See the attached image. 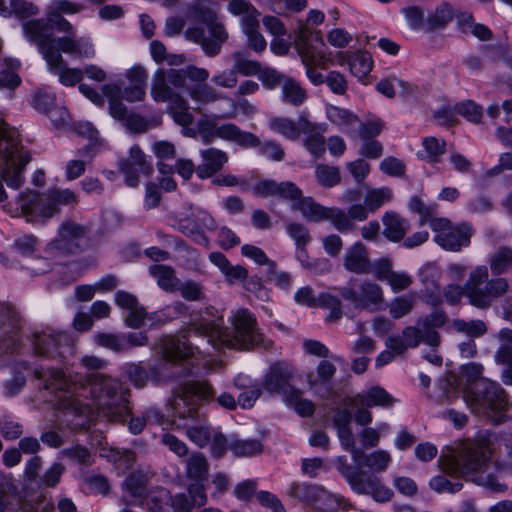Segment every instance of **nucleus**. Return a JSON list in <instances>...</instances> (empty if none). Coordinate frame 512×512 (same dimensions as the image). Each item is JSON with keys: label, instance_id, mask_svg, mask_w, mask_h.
Instances as JSON below:
<instances>
[{"label": "nucleus", "instance_id": "obj_1", "mask_svg": "<svg viewBox=\"0 0 512 512\" xmlns=\"http://www.w3.org/2000/svg\"><path fill=\"white\" fill-rule=\"evenodd\" d=\"M34 376L45 390L55 394L57 409L82 418L77 423L82 428L91 424L95 412L110 422H123L131 413L129 390L106 374L93 372L83 376L66 374L60 368L41 367L35 369Z\"/></svg>", "mask_w": 512, "mask_h": 512}, {"label": "nucleus", "instance_id": "obj_2", "mask_svg": "<svg viewBox=\"0 0 512 512\" xmlns=\"http://www.w3.org/2000/svg\"><path fill=\"white\" fill-rule=\"evenodd\" d=\"M231 329H222L223 318L214 307H208L194 319L186 333L166 336L160 340V352L167 362L184 360L194 354L189 334L194 333L215 349L234 348L248 350L262 343L256 319L247 309H239L230 317Z\"/></svg>", "mask_w": 512, "mask_h": 512}, {"label": "nucleus", "instance_id": "obj_3", "mask_svg": "<svg viewBox=\"0 0 512 512\" xmlns=\"http://www.w3.org/2000/svg\"><path fill=\"white\" fill-rule=\"evenodd\" d=\"M23 30L28 40L37 46L49 72L57 75L63 85L73 86L82 80V70L68 68L61 52L85 58L92 57L94 49L88 38L75 35L52 38L47 25L41 21H26L23 23Z\"/></svg>", "mask_w": 512, "mask_h": 512}, {"label": "nucleus", "instance_id": "obj_4", "mask_svg": "<svg viewBox=\"0 0 512 512\" xmlns=\"http://www.w3.org/2000/svg\"><path fill=\"white\" fill-rule=\"evenodd\" d=\"M213 394V389L207 382L190 381L179 386L171 400L175 416L186 420L182 426L186 436L200 448L209 444L213 430L201 419L198 407L203 401L212 398Z\"/></svg>", "mask_w": 512, "mask_h": 512}, {"label": "nucleus", "instance_id": "obj_5", "mask_svg": "<svg viewBox=\"0 0 512 512\" xmlns=\"http://www.w3.org/2000/svg\"><path fill=\"white\" fill-rule=\"evenodd\" d=\"M490 450L485 439L463 443L456 455L442 461V470L451 476H460L492 492H504L507 486L500 483L491 473L486 472L489 465Z\"/></svg>", "mask_w": 512, "mask_h": 512}, {"label": "nucleus", "instance_id": "obj_6", "mask_svg": "<svg viewBox=\"0 0 512 512\" xmlns=\"http://www.w3.org/2000/svg\"><path fill=\"white\" fill-rule=\"evenodd\" d=\"M463 399L471 412L493 424H502L507 418L508 399L504 389L490 379L465 386Z\"/></svg>", "mask_w": 512, "mask_h": 512}, {"label": "nucleus", "instance_id": "obj_7", "mask_svg": "<svg viewBox=\"0 0 512 512\" xmlns=\"http://www.w3.org/2000/svg\"><path fill=\"white\" fill-rule=\"evenodd\" d=\"M78 196L70 189H49L44 193L26 190L18 196V207L27 222L44 224L60 214L61 206H75Z\"/></svg>", "mask_w": 512, "mask_h": 512}, {"label": "nucleus", "instance_id": "obj_8", "mask_svg": "<svg viewBox=\"0 0 512 512\" xmlns=\"http://www.w3.org/2000/svg\"><path fill=\"white\" fill-rule=\"evenodd\" d=\"M30 160L31 155L21 145L17 130L0 122V175L8 187L22 186L23 171Z\"/></svg>", "mask_w": 512, "mask_h": 512}, {"label": "nucleus", "instance_id": "obj_9", "mask_svg": "<svg viewBox=\"0 0 512 512\" xmlns=\"http://www.w3.org/2000/svg\"><path fill=\"white\" fill-rule=\"evenodd\" d=\"M509 290L505 278L489 279L488 267L476 266L469 273L466 280V297L469 303L479 309L489 308L493 301L503 297Z\"/></svg>", "mask_w": 512, "mask_h": 512}, {"label": "nucleus", "instance_id": "obj_10", "mask_svg": "<svg viewBox=\"0 0 512 512\" xmlns=\"http://www.w3.org/2000/svg\"><path fill=\"white\" fill-rule=\"evenodd\" d=\"M339 293L342 299L359 311H378L385 302L383 288L371 279L351 277L346 285L339 289Z\"/></svg>", "mask_w": 512, "mask_h": 512}, {"label": "nucleus", "instance_id": "obj_11", "mask_svg": "<svg viewBox=\"0 0 512 512\" xmlns=\"http://www.w3.org/2000/svg\"><path fill=\"white\" fill-rule=\"evenodd\" d=\"M287 495L319 512H335L342 499L331 494L323 486L305 482H292L288 487Z\"/></svg>", "mask_w": 512, "mask_h": 512}, {"label": "nucleus", "instance_id": "obj_12", "mask_svg": "<svg viewBox=\"0 0 512 512\" xmlns=\"http://www.w3.org/2000/svg\"><path fill=\"white\" fill-rule=\"evenodd\" d=\"M203 21L208 26L209 37L205 35V31L200 27L188 28L185 31V37L187 40L201 45L207 56L214 57L220 53L222 45L228 39V33L223 24L217 21L216 14L213 11L204 14Z\"/></svg>", "mask_w": 512, "mask_h": 512}, {"label": "nucleus", "instance_id": "obj_13", "mask_svg": "<svg viewBox=\"0 0 512 512\" xmlns=\"http://www.w3.org/2000/svg\"><path fill=\"white\" fill-rule=\"evenodd\" d=\"M430 227L436 233L434 241L443 249L457 252L470 244L473 228L466 223L453 226L446 218H432Z\"/></svg>", "mask_w": 512, "mask_h": 512}, {"label": "nucleus", "instance_id": "obj_14", "mask_svg": "<svg viewBox=\"0 0 512 512\" xmlns=\"http://www.w3.org/2000/svg\"><path fill=\"white\" fill-rule=\"evenodd\" d=\"M197 132L204 144H210L216 138L232 141L238 145H253L256 142L255 134L242 131L232 123L217 125L214 120L208 118L198 121Z\"/></svg>", "mask_w": 512, "mask_h": 512}, {"label": "nucleus", "instance_id": "obj_15", "mask_svg": "<svg viewBox=\"0 0 512 512\" xmlns=\"http://www.w3.org/2000/svg\"><path fill=\"white\" fill-rule=\"evenodd\" d=\"M445 316L442 313H432L419 318L417 326H407L402 331V338L409 348L419 346L421 342L437 347L440 344V335L436 328L443 326Z\"/></svg>", "mask_w": 512, "mask_h": 512}, {"label": "nucleus", "instance_id": "obj_16", "mask_svg": "<svg viewBox=\"0 0 512 512\" xmlns=\"http://www.w3.org/2000/svg\"><path fill=\"white\" fill-rule=\"evenodd\" d=\"M88 231V227L73 220H66L59 226L57 237L48 244L47 250L55 256L74 254L79 250L80 241Z\"/></svg>", "mask_w": 512, "mask_h": 512}, {"label": "nucleus", "instance_id": "obj_17", "mask_svg": "<svg viewBox=\"0 0 512 512\" xmlns=\"http://www.w3.org/2000/svg\"><path fill=\"white\" fill-rule=\"evenodd\" d=\"M21 322L13 305L0 303V355L13 353L18 348Z\"/></svg>", "mask_w": 512, "mask_h": 512}, {"label": "nucleus", "instance_id": "obj_18", "mask_svg": "<svg viewBox=\"0 0 512 512\" xmlns=\"http://www.w3.org/2000/svg\"><path fill=\"white\" fill-rule=\"evenodd\" d=\"M68 345V337L53 330L35 331L31 336L33 353L48 360H60Z\"/></svg>", "mask_w": 512, "mask_h": 512}, {"label": "nucleus", "instance_id": "obj_19", "mask_svg": "<svg viewBox=\"0 0 512 512\" xmlns=\"http://www.w3.org/2000/svg\"><path fill=\"white\" fill-rule=\"evenodd\" d=\"M324 46L320 32L299 22L296 47L303 64H320L325 57Z\"/></svg>", "mask_w": 512, "mask_h": 512}, {"label": "nucleus", "instance_id": "obj_20", "mask_svg": "<svg viewBox=\"0 0 512 512\" xmlns=\"http://www.w3.org/2000/svg\"><path fill=\"white\" fill-rule=\"evenodd\" d=\"M253 193L263 198L278 197L295 204L301 198L302 190L291 181L276 182L272 179H264L253 186Z\"/></svg>", "mask_w": 512, "mask_h": 512}, {"label": "nucleus", "instance_id": "obj_21", "mask_svg": "<svg viewBox=\"0 0 512 512\" xmlns=\"http://www.w3.org/2000/svg\"><path fill=\"white\" fill-rule=\"evenodd\" d=\"M294 373L293 369L285 363H276L270 367L269 372L265 375L263 386L270 393L281 394L287 396L295 391L291 385Z\"/></svg>", "mask_w": 512, "mask_h": 512}, {"label": "nucleus", "instance_id": "obj_22", "mask_svg": "<svg viewBox=\"0 0 512 512\" xmlns=\"http://www.w3.org/2000/svg\"><path fill=\"white\" fill-rule=\"evenodd\" d=\"M120 171L125 177V183L130 187H136L139 184V175H149L153 167L146 161L145 154L138 146L130 149L129 157L120 163Z\"/></svg>", "mask_w": 512, "mask_h": 512}, {"label": "nucleus", "instance_id": "obj_23", "mask_svg": "<svg viewBox=\"0 0 512 512\" xmlns=\"http://www.w3.org/2000/svg\"><path fill=\"white\" fill-rule=\"evenodd\" d=\"M342 264L346 271L356 275H367L371 272V260L367 246L356 241L345 249Z\"/></svg>", "mask_w": 512, "mask_h": 512}, {"label": "nucleus", "instance_id": "obj_24", "mask_svg": "<svg viewBox=\"0 0 512 512\" xmlns=\"http://www.w3.org/2000/svg\"><path fill=\"white\" fill-rule=\"evenodd\" d=\"M301 134L305 135L304 147L314 156L320 158L325 153V128L311 122L306 116H300Z\"/></svg>", "mask_w": 512, "mask_h": 512}, {"label": "nucleus", "instance_id": "obj_25", "mask_svg": "<svg viewBox=\"0 0 512 512\" xmlns=\"http://www.w3.org/2000/svg\"><path fill=\"white\" fill-rule=\"evenodd\" d=\"M370 211L364 204H353L347 211L335 207L334 228L340 233H349L356 229L355 222L368 219Z\"/></svg>", "mask_w": 512, "mask_h": 512}, {"label": "nucleus", "instance_id": "obj_26", "mask_svg": "<svg viewBox=\"0 0 512 512\" xmlns=\"http://www.w3.org/2000/svg\"><path fill=\"white\" fill-rule=\"evenodd\" d=\"M166 81L174 88H184L186 81H203L208 80L209 72L205 68H200L194 65H189L183 69H158L157 70Z\"/></svg>", "mask_w": 512, "mask_h": 512}, {"label": "nucleus", "instance_id": "obj_27", "mask_svg": "<svg viewBox=\"0 0 512 512\" xmlns=\"http://www.w3.org/2000/svg\"><path fill=\"white\" fill-rule=\"evenodd\" d=\"M292 208L299 210L302 216L310 222L330 221L334 226L335 207H325L314 201L312 197H303L298 199Z\"/></svg>", "mask_w": 512, "mask_h": 512}, {"label": "nucleus", "instance_id": "obj_28", "mask_svg": "<svg viewBox=\"0 0 512 512\" xmlns=\"http://www.w3.org/2000/svg\"><path fill=\"white\" fill-rule=\"evenodd\" d=\"M209 260L219 268L225 277V281L230 285L243 284L248 278V270L244 266L232 265L221 252L210 253Z\"/></svg>", "mask_w": 512, "mask_h": 512}, {"label": "nucleus", "instance_id": "obj_29", "mask_svg": "<svg viewBox=\"0 0 512 512\" xmlns=\"http://www.w3.org/2000/svg\"><path fill=\"white\" fill-rule=\"evenodd\" d=\"M202 164L196 168L199 178L205 179L220 171L228 161L227 154L216 148H208L200 151Z\"/></svg>", "mask_w": 512, "mask_h": 512}, {"label": "nucleus", "instance_id": "obj_30", "mask_svg": "<svg viewBox=\"0 0 512 512\" xmlns=\"http://www.w3.org/2000/svg\"><path fill=\"white\" fill-rule=\"evenodd\" d=\"M354 402L366 408L390 407L394 403V398L384 388L373 386L355 395Z\"/></svg>", "mask_w": 512, "mask_h": 512}, {"label": "nucleus", "instance_id": "obj_31", "mask_svg": "<svg viewBox=\"0 0 512 512\" xmlns=\"http://www.w3.org/2000/svg\"><path fill=\"white\" fill-rule=\"evenodd\" d=\"M384 236L392 241H401L410 229L409 222L395 212H386L382 217Z\"/></svg>", "mask_w": 512, "mask_h": 512}, {"label": "nucleus", "instance_id": "obj_32", "mask_svg": "<svg viewBox=\"0 0 512 512\" xmlns=\"http://www.w3.org/2000/svg\"><path fill=\"white\" fill-rule=\"evenodd\" d=\"M347 63L350 72L359 79L365 78L371 71L373 60L368 52H349L342 55L340 64Z\"/></svg>", "mask_w": 512, "mask_h": 512}, {"label": "nucleus", "instance_id": "obj_33", "mask_svg": "<svg viewBox=\"0 0 512 512\" xmlns=\"http://www.w3.org/2000/svg\"><path fill=\"white\" fill-rule=\"evenodd\" d=\"M193 82V85L187 86V93L193 101L207 105L225 98L222 93L209 85L207 80Z\"/></svg>", "mask_w": 512, "mask_h": 512}, {"label": "nucleus", "instance_id": "obj_34", "mask_svg": "<svg viewBox=\"0 0 512 512\" xmlns=\"http://www.w3.org/2000/svg\"><path fill=\"white\" fill-rule=\"evenodd\" d=\"M336 371V366L332 362L321 360L316 367V371L309 372L306 375L309 389L316 390L319 386H329Z\"/></svg>", "mask_w": 512, "mask_h": 512}, {"label": "nucleus", "instance_id": "obj_35", "mask_svg": "<svg viewBox=\"0 0 512 512\" xmlns=\"http://www.w3.org/2000/svg\"><path fill=\"white\" fill-rule=\"evenodd\" d=\"M364 491H355L358 494L371 495L377 502H387L393 497V491L381 484L380 479L373 475L365 473V477L361 479Z\"/></svg>", "mask_w": 512, "mask_h": 512}, {"label": "nucleus", "instance_id": "obj_36", "mask_svg": "<svg viewBox=\"0 0 512 512\" xmlns=\"http://www.w3.org/2000/svg\"><path fill=\"white\" fill-rule=\"evenodd\" d=\"M335 465L353 491H364L361 479L365 477V471H363L358 465L357 467L349 465L345 456L336 457Z\"/></svg>", "mask_w": 512, "mask_h": 512}, {"label": "nucleus", "instance_id": "obj_37", "mask_svg": "<svg viewBox=\"0 0 512 512\" xmlns=\"http://www.w3.org/2000/svg\"><path fill=\"white\" fill-rule=\"evenodd\" d=\"M209 463L203 453L194 452L186 460V476L197 482L207 480Z\"/></svg>", "mask_w": 512, "mask_h": 512}, {"label": "nucleus", "instance_id": "obj_38", "mask_svg": "<svg viewBox=\"0 0 512 512\" xmlns=\"http://www.w3.org/2000/svg\"><path fill=\"white\" fill-rule=\"evenodd\" d=\"M151 96L156 102L170 103L176 99V97H179L180 94L177 93L170 85L169 81H166L164 76L156 70L152 80Z\"/></svg>", "mask_w": 512, "mask_h": 512}, {"label": "nucleus", "instance_id": "obj_39", "mask_svg": "<svg viewBox=\"0 0 512 512\" xmlns=\"http://www.w3.org/2000/svg\"><path fill=\"white\" fill-rule=\"evenodd\" d=\"M269 128L289 140H297L301 135L300 117L297 122L290 118L274 117L269 120Z\"/></svg>", "mask_w": 512, "mask_h": 512}, {"label": "nucleus", "instance_id": "obj_40", "mask_svg": "<svg viewBox=\"0 0 512 512\" xmlns=\"http://www.w3.org/2000/svg\"><path fill=\"white\" fill-rule=\"evenodd\" d=\"M392 458L389 452L386 450H376L370 454H366L362 450V456L360 457V463L357 464L360 468L361 466H365L370 470L380 473L384 472L389 464L391 463Z\"/></svg>", "mask_w": 512, "mask_h": 512}, {"label": "nucleus", "instance_id": "obj_41", "mask_svg": "<svg viewBox=\"0 0 512 512\" xmlns=\"http://www.w3.org/2000/svg\"><path fill=\"white\" fill-rule=\"evenodd\" d=\"M150 274L156 278L160 288L165 291H174L179 283L175 270L167 265L156 264L149 268Z\"/></svg>", "mask_w": 512, "mask_h": 512}, {"label": "nucleus", "instance_id": "obj_42", "mask_svg": "<svg viewBox=\"0 0 512 512\" xmlns=\"http://www.w3.org/2000/svg\"><path fill=\"white\" fill-rule=\"evenodd\" d=\"M500 345L494 354L497 365H512V329L504 328L498 333Z\"/></svg>", "mask_w": 512, "mask_h": 512}, {"label": "nucleus", "instance_id": "obj_43", "mask_svg": "<svg viewBox=\"0 0 512 512\" xmlns=\"http://www.w3.org/2000/svg\"><path fill=\"white\" fill-rule=\"evenodd\" d=\"M229 450L235 457H252L263 451V445L257 439H230Z\"/></svg>", "mask_w": 512, "mask_h": 512}, {"label": "nucleus", "instance_id": "obj_44", "mask_svg": "<svg viewBox=\"0 0 512 512\" xmlns=\"http://www.w3.org/2000/svg\"><path fill=\"white\" fill-rule=\"evenodd\" d=\"M283 100L293 106H300L307 98L302 86L292 78H285L282 83Z\"/></svg>", "mask_w": 512, "mask_h": 512}, {"label": "nucleus", "instance_id": "obj_45", "mask_svg": "<svg viewBox=\"0 0 512 512\" xmlns=\"http://www.w3.org/2000/svg\"><path fill=\"white\" fill-rule=\"evenodd\" d=\"M490 269L494 275L505 273L512 266V249L500 246L489 258Z\"/></svg>", "mask_w": 512, "mask_h": 512}, {"label": "nucleus", "instance_id": "obj_46", "mask_svg": "<svg viewBox=\"0 0 512 512\" xmlns=\"http://www.w3.org/2000/svg\"><path fill=\"white\" fill-rule=\"evenodd\" d=\"M256 142L253 145H240L244 148H258V153L272 161L280 162L285 157V151L281 145L276 141H265L261 140L255 135Z\"/></svg>", "mask_w": 512, "mask_h": 512}, {"label": "nucleus", "instance_id": "obj_47", "mask_svg": "<svg viewBox=\"0 0 512 512\" xmlns=\"http://www.w3.org/2000/svg\"><path fill=\"white\" fill-rule=\"evenodd\" d=\"M232 59L237 75L248 77L258 75L261 72V64L256 60L248 59L243 51H234Z\"/></svg>", "mask_w": 512, "mask_h": 512}, {"label": "nucleus", "instance_id": "obj_48", "mask_svg": "<svg viewBox=\"0 0 512 512\" xmlns=\"http://www.w3.org/2000/svg\"><path fill=\"white\" fill-rule=\"evenodd\" d=\"M169 112L174 121L181 126H188L193 122V115L189 111L188 102L181 95L169 103Z\"/></svg>", "mask_w": 512, "mask_h": 512}, {"label": "nucleus", "instance_id": "obj_49", "mask_svg": "<svg viewBox=\"0 0 512 512\" xmlns=\"http://www.w3.org/2000/svg\"><path fill=\"white\" fill-rule=\"evenodd\" d=\"M20 67L18 59H5L4 67L0 71V84L2 88L15 89L21 83V78L16 73Z\"/></svg>", "mask_w": 512, "mask_h": 512}, {"label": "nucleus", "instance_id": "obj_50", "mask_svg": "<svg viewBox=\"0 0 512 512\" xmlns=\"http://www.w3.org/2000/svg\"><path fill=\"white\" fill-rule=\"evenodd\" d=\"M327 116L332 123L342 127L346 132H350L359 122L356 115L346 109L336 106H330L327 108Z\"/></svg>", "mask_w": 512, "mask_h": 512}, {"label": "nucleus", "instance_id": "obj_51", "mask_svg": "<svg viewBox=\"0 0 512 512\" xmlns=\"http://www.w3.org/2000/svg\"><path fill=\"white\" fill-rule=\"evenodd\" d=\"M315 177L318 183L325 188H331L341 181L339 169L325 164L316 165Z\"/></svg>", "mask_w": 512, "mask_h": 512}, {"label": "nucleus", "instance_id": "obj_52", "mask_svg": "<svg viewBox=\"0 0 512 512\" xmlns=\"http://www.w3.org/2000/svg\"><path fill=\"white\" fill-rule=\"evenodd\" d=\"M392 195V190L388 187L370 189L365 196L364 203L370 213H374L385 202L391 201Z\"/></svg>", "mask_w": 512, "mask_h": 512}, {"label": "nucleus", "instance_id": "obj_53", "mask_svg": "<svg viewBox=\"0 0 512 512\" xmlns=\"http://www.w3.org/2000/svg\"><path fill=\"white\" fill-rule=\"evenodd\" d=\"M258 26L259 20L255 21L251 18L248 20L247 25L242 27L243 32L248 38V46L257 53L264 51L267 46L266 40L258 31Z\"/></svg>", "mask_w": 512, "mask_h": 512}, {"label": "nucleus", "instance_id": "obj_54", "mask_svg": "<svg viewBox=\"0 0 512 512\" xmlns=\"http://www.w3.org/2000/svg\"><path fill=\"white\" fill-rule=\"evenodd\" d=\"M424 155L421 158L430 162L437 163L440 157L445 153L446 142L435 137H427L423 140Z\"/></svg>", "mask_w": 512, "mask_h": 512}, {"label": "nucleus", "instance_id": "obj_55", "mask_svg": "<svg viewBox=\"0 0 512 512\" xmlns=\"http://www.w3.org/2000/svg\"><path fill=\"white\" fill-rule=\"evenodd\" d=\"M228 10L235 16H242V27L246 26L251 18L257 21L259 17V12L245 0H231Z\"/></svg>", "mask_w": 512, "mask_h": 512}, {"label": "nucleus", "instance_id": "obj_56", "mask_svg": "<svg viewBox=\"0 0 512 512\" xmlns=\"http://www.w3.org/2000/svg\"><path fill=\"white\" fill-rule=\"evenodd\" d=\"M337 436L342 448L351 454L355 464L360 463L362 449L356 447V442L350 427L337 429Z\"/></svg>", "mask_w": 512, "mask_h": 512}, {"label": "nucleus", "instance_id": "obj_57", "mask_svg": "<svg viewBox=\"0 0 512 512\" xmlns=\"http://www.w3.org/2000/svg\"><path fill=\"white\" fill-rule=\"evenodd\" d=\"M453 327L457 332L464 333L472 338L480 337L487 332V326L482 320L465 321L456 319L453 321Z\"/></svg>", "mask_w": 512, "mask_h": 512}, {"label": "nucleus", "instance_id": "obj_58", "mask_svg": "<svg viewBox=\"0 0 512 512\" xmlns=\"http://www.w3.org/2000/svg\"><path fill=\"white\" fill-rule=\"evenodd\" d=\"M169 500L170 494L167 489L156 488L146 497V506L150 512H165Z\"/></svg>", "mask_w": 512, "mask_h": 512}, {"label": "nucleus", "instance_id": "obj_59", "mask_svg": "<svg viewBox=\"0 0 512 512\" xmlns=\"http://www.w3.org/2000/svg\"><path fill=\"white\" fill-rule=\"evenodd\" d=\"M302 391L299 389H296L295 391H292L287 398L286 401L289 405H291L294 410L303 417L311 416L314 413L315 406L312 401L308 399H303L301 397Z\"/></svg>", "mask_w": 512, "mask_h": 512}, {"label": "nucleus", "instance_id": "obj_60", "mask_svg": "<svg viewBox=\"0 0 512 512\" xmlns=\"http://www.w3.org/2000/svg\"><path fill=\"white\" fill-rule=\"evenodd\" d=\"M36 21H41L47 25L49 34L52 38H54L52 35L53 29H57L59 32H66L68 33L67 36H77L70 22L67 21L62 15H58L55 12H47L46 21L43 19H37Z\"/></svg>", "mask_w": 512, "mask_h": 512}, {"label": "nucleus", "instance_id": "obj_61", "mask_svg": "<svg viewBox=\"0 0 512 512\" xmlns=\"http://www.w3.org/2000/svg\"><path fill=\"white\" fill-rule=\"evenodd\" d=\"M453 16L454 12L452 7L447 3H443L428 16L427 22L431 29H437L452 21Z\"/></svg>", "mask_w": 512, "mask_h": 512}, {"label": "nucleus", "instance_id": "obj_62", "mask_svg": "<svg viewBox=\"0 0 512 512\" xmlns=\"http://www.w3.org/2000/svg\"><path fill=\"white\" fill-rule=\"evenodd\" d=\"M182 298L187 301H202L205 299L204 287L200 282L187 280L178 286Z\"/></svg>", "mask_w": 512, "mask_h": 512}, {"label": "nucleus", "instance_id": "obj_63", "mask_svg": "<svg viewBox=\"0 0 512 512\" xmlns=\"http://www.w3.org/2000/svg\"><path fill=\"white\" fill-rule=\"evenodd\" d=\"M95 342L104 348L116 353L126 351V342L122 335L100 333L95 336Z\"/></svg>", "mask_w": 512, "mask_h": 512}, {"label": "nucleus", "instance_id": "obj_64", "mask_svg": "<svg viewBox=\"0 0 512 512\" xmlns=\"http://www.w3.org/2000/svg\"><path fill=\"white\" fill-rule=\"evenodd\" d=\"M454 111L473 123H479L483 115L482 107L471 100L456 104Z\"/></svg>", "mask_w": 512, "mask_h": 512}]
</instances>
